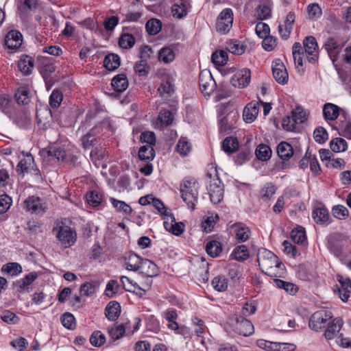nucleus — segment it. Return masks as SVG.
Wrapping results in <instances>:
<instances>
[{
	"mask_svg": "<svg viewBox=\"0 0 351 351\" xmlns=\"http://www.w3.org/2000/svg\"><path fill=\"white\" fill-rule=\"evenodd\" d=\"M197 185L196 180L192 178H186L180 184V191L182 198L191 210L195 209L197 202Z\"/></svg>",
	"mask_w": 351,
	"mask_h": 351,
	"instance_id": "7ed1b4c3",
	"label": "nucleus"
},
{
	"mask_svg": "<svg viewBox=\"0 0 351 351\" xmlns=\"http://www.w3.org/2000/svg\"><path fill=\"white\" fill-rule=\"evenodd\" d=\"M206 251L211 257H217L220 255L222 248L221 243L215 240L208 241L206 245Z\"/></svg>",
	"mask_w": 351,
	"mask_h": 351,
	"instance_id": "473e14b6",
	"label": "nucleus"
},
{
	"mask_svg": "<svg viewBox=\"0 0 351 351\" xmlns=\"http://www.w3.org/2000/svg\"><path fill=\"white\" fill-rule=\"evenodd\" d=\"M86 201L91 206L97 207L102 201V195L97 191H92L87 193Z\"/></svg>",
	"mask_w": 351,
	"mask_h": 351,
	"instance_id": "49530a36",
	"label": "nucleus"
},
{
	"mask_svg": "<svg viewBox=\"0 0 351 351\" xmlns=\"http://www.w3.org/2000/svg\"><path fill=\"white\" fill-rule=\"evenodd\" d=\"M191 144L185 138H181L177 144L178 152L182 155L186 156L191 152Z\"/></svg>",
	"mask_w": 351,
	"mask_h": 351,
	"instance_id": "338daca9",
	"label": "nucleus"
},
{
	"mask_svg": "<svg viewBox=\"0 0 351 351\" xmlns=\"http://www.w3.org/2000/svg\"><path fill=\"white\" fill-rule=\"evenodd\" d=\"M308 18L312 21L319 19L322 14V10L318 3H311L306 8Z\"/></svg>",
	"mask_w": 351,
	"mask_h": 351,
	"instance_id": "a19ab883",
	"label": "nucleus"
},
{
	"mask_svg": "<svg viewBox=\"0 0 351 351\" xmlns=\"http://www.w3.org/2000/svg\"><path fill=\"white\" fill-rule=\"evenodd\" d=\"M324 47L325 48L332 61H336L340 53L341 47L339 44L335 40V39L333 38H328L324 44Z\"/></svg>",
	"mask_w": 351,
	"mask_h": 351,
	"instance_id": "a211bd4d",
	"label": "nucleus"
},
{
	"mask_svg": "<svg viewBox=\"0 0 351 351\" xmlns=\"http://www.w3.org/2000/svg\"><path fill=\"white\" fill-rule=\"evenodd\" d=\"M145 28L149 34L155 35L160 30L161 23L158 19H152L146 23Z\"/></svg>",
	"mask_w": 351,
	"mask_h": 351,
	"instance_id": "3c124183",
	"label": "nucleus"
},
{
	"mask_svg": "<svg viewBox=\"0 0 351 351\" xmlns=\"http://www.w3.org/2000/svg\"><path fill=\"white\" fill-rule=\"evenodd\" d=\"M29 91L25 87H20L15 93L16 101L19 104L25 105L30 101Z\"/></svg>",
	"mask_w": 351,
	"mask_h": 351,
	"instance_id": "4c0bfd02",
	"label": "nucleus"
},
{
	"mask_svg": "<svg viewBox=\"0 0 351 351\" xmlns=\"http://www.w3.org/2000/svg\"><path fill=\"white\" fill-rule=\"evenodd\" d=\"M63 95L60 90H53L49 97V104L52 108H58L62 101Z\"/></svg>",
	"mask_w": 351,
	"mask_h": 351,
	"instance_id": "69168bd1",
	"label": "nucleus"
},
{
	"mask_svg": "<svg viewBox=\"0 0 351 351\" xmlns=\"http://www.w3.org/2000/svg\"><path fill=\"white\" fill-rule=\"evenodd\" d=\"M168 217H170L171 221L164 222L165 228L176 236H180L182 234L184 230V223L182 222L177 223L174 216L172 214H170Z\"/></svg>",
	"mask_w": 351,
	"mask_h": 351,
	"instance_id": "aec40b11",
	"label": "nucleus"
},
{
	"mask_svg": "<svg viewBox=\"0 0 351 351\" xmlns=\"http://www.w3.org/2000/svg\"><path fill=\"white\" fill-rule=\"evenodd\" d=\"M274 284L277 287L283 289L291 295H294L298 290L295 285L280 279H274Z\"/></svg>",
	"mask_w": 351,
	"mask_h": 351,
	"instance_id": "ea45409f",
	"label": "nucleus"
},
{
	"mask_svg": "<svg viewBox=\"0 0 351 351\" xmlns=\"http://www.w3.org/2000/svg\"><path fill=\"white\" fill-rule=\"evenodd\" d=\"M249 255L247 247L244 245H241L234 248L230 256L238 261H243L248 258Z\"/></svg>",
	"mask_w": 351,
	"mask_h": 351,
	"instance_id": "f704fd0d",
	"label": "nucleus"
},
{
	"mask_svg": "<svg viewBox=\"0 0 351 351\" xmlns=\"http://www.w3.org/2000/svg\"><path fill=\"white\" fill-rule=\"evenodd\" d=\"M36 278L37 274L36 272H31L27 274L24 278L20 279L17 282L19 287L21 289H25L26 287L30 285L36 279Z\"/></svg>",
	"mask_w": 351,
	"mask_h": 351,
	"instance_id": "052dcab7",
	"label": "nucleus"
},
{
	"mask_svg": "<svg viewBox=\"0 0 351 351\" xmlns=\"http://www.w3.org/2000/svg\"><path fill=\"white\" fill-rule=\"evenodd\" d=\"M304 51L308 61L314 64L318 59V45L313 36H307L303 41Z\"/></svg>",
	"mask_w": 351,
	"mask_h": 351,
	"instance_id": "423d86ee",
	"label": "nucleus"
},
{
	"mask_svg": "<svg viewBox=\"0 0 351 351\" xmlns=\"http://www.w3.org/2000/svg\"><path fill=\"white\" fill-rule=\"evenodd\" d=\"M255 153L256 157L263 161L269 160L271 156L270 147L263 144H261L257 147Z\"/></svg>",
	"mask_w": 351,
	"mask_h": 351,
	"instance_id": "37998d69",
	"label": "nucleus"
},
{
	"mask_svg": "<svg viewBox=\"0 0 351 351\" xmlns=\"http://www.w3.org/2000/svg\"><path fill=\"white\" fill-rule=\"evenodd\" d=\"M125 332L123 324L117 325L108 329V335L113 341L121 338Z\"/></svg>",
	"mask_w": 351,
	"mask_h": 351,
	"instance_id": "13d9d810",
	"label": "nucleus"
},
{
	"mask_svg": "<svg viewBox=\"0 0 351 351\" xmlns=\"http://www.w3.org/2000/svg\"><path fill=\"white\" fill-rule=\"evenodd\" d=\"M233 12L230 8L223 9L217 16L215 29L220 34H227L232 28Z\"/></svg>",
	"mask_w": 351,
	"mask_h": 351,
	"instance_id": "20e7f679",
	"label": "nucleus"
},
{
	"mask_svg": "<svg viewBox=\"0 0 351 351\" xmlns=\"http://www.w3.org/2000/svg\"><path fill=\"white\" fill-rule=\"evenodd\" d=\"M34 158L31 154L27 155L21 159L16 165V171L19 173L27 172L29 167L33 164Z\"/></svg>",
	"mask_w": 351,
	"mask_h": 351,
	"instance_id": "a18cd8bd",
	"label": "nucleus"
},
{
	"mask_svg": "<svg viewBox=\"0 0 351 351\" xmlns=\"http://www.w3.org/2000/svg\"><path fill=\"white\" fill-rule=\"evenodd\" d=\"M158 59L166 64L171 62L175 59V53L171 47L162 48L158 53Z\"/></svg>",
	"mask_w": 351,
	"mask_h": 351,
	"instance_id": "72a5a7b5",
	"label": "nucleus"
},
{
	"mask_svg": "<svg viewBox=\"0 0 351 351\" xmlns=\"http://www.w3.org/2000/svg\"><path fill=\"white\" fill-rule=\"evenodd\" d=\"M323 114L326 121H334L339 115V108L335 104L326 103L323 107Z\"/></svg>",
	"mask_w": 351,
	"mask_h": 351,
	"instance_id": "a878e982",
	"label": "nucleus"
},
{
	"mask_svg": "<svg viewBox=\"0 0 351 351\" xmlns=\"http://www.w3.org/2000/svg\"><path fill=\"white\" fill-rule=\"evenodd\" d=\"M312 217L318 224L326 223L330 220L329 212L323 206L316 207L312 213Z\"/></svg>",
	"mask_w": 351,
	"mask_h": 351,
	"instance_id": "5701e85b",
	"label": "nucleus"
},
{
	"mask_svg": "<svg viewBox=\"0 0 351 351\" xmlns=\"http://www.w3.org/2000/svg\"><path fill=\"white\" fill-rule=\"evenodd\" d=\"M313 137L317 143L322 144L328 140V135L325 128L323 127H318L313 132Z\"/></svg>",
	"mask_w": 351,
	"mask_h": 351,
	"instance_id": "e2e57ef3",
	"label": "nucleus"
},
{
	"mask_svg": "<svg viewBox=\"0 0 351 351\" xmlns=\"http://www.w3.org/2000/svg\"><path fill=\"white\" fill-rule=\"evenodd\" d=\"M90 342L95 347H100L105 343L106 337L101 331L96 330L91 335Z\"/></svg>",
	"mask_w": 351,
	"mask_h": 351,
	"instance_id": "6e6d98bb",
	"label": "nucleus"
},
{
	"mask_svg": "<svg viewBox=\"0 0 351 351\" xmlns=\"http://www.w3.org/2000/svg\"><path fill=\"white\" fill-rule=\"evenodd\" d=\"M330 147L334 152H344L347 149V143L341 138H335L330 143Z\"/></svg>",
	"mask_w": 351,
	"mask_h": 351,
	"instance_id": "09e8293b",
	"label": "nucleus"
},
{
	"mask_svg": "<svg viewBox=\"0 0 351 351\" xmlns=\"http://www.w3.org/2000/svg\"><path fill=\"white\" fill-rule=\"evenodd\" d=\"M232 230L235 234V239L239 243L246 241L250 235V231L248 227L241 224L235 223L231 227Z\"/></svg>",
	"mask_w": 351,
	"mask_h": 351,
	"instance_id": "6ab92c4d",
	"label": "nucleus"
},
{
	"mask_svg": "<svg viewBox=\"0 0 351 351\" xmlns=\"http://www.w3.org/2000/svg\"><path fill=\"white\" fill-rule=\"evenodd\" d=\"M232 321L234 330L239 335L249 336L254 332V326L250 321L243 316L235 315Z\"/></svg>",
	"mask_w": 351,
	"mask_h": 351,
	"instance_id": "6e6552de",
	"label": "nucleus"
},
{
	"mask_svg": "<svg viewBox=\"0 0 351 351\" xmlns=\"http://www.w3.org/2000/svg\"><path fill=\"white\" fill-rule=\"evenodd\" d=\"M37 5V0H21L18 7L20 17L23 20L26 19L29 13L36 8Z\"/></svg>",
	"mask_w": 351,
	"mask_h": 351,
	"instance_id": "f3484780",
	"label": "nucleus"
},
{
	"mask_svg": "<svg viewBox=\"0 0 351 351\" xmlns=\"http://www.w3.org/2000/svg\"><path fill=\"white\" fill-rule=\"evenodd\" d=\"M291 237L294 243H302L306 239V232L303 228L299 227L293 230L291 232Z\"/></svg>",
	"mask_w": 351,
	"mask_h": 351,
	"instance_id": "4d7b16f0",
	"label": "nucleus"
},
{
	"mask_svg": "<svg viewBox=\"0 0 351 351\" xmlns=\"http://www.w3.org/2000/svg\"><path fill=\"white\" fill-rule=\"evenodd\" d=\"M343 325V321L340 317H335L330 321L326 326L324 337L326 339H332L337 337Z\"/></svg>",
	"mask_w": 351,
	"mask_h": 351,
	"instance_id": "9b49d317",
	"label": "nucleus"
},
{
	"mask_svg": "<svg viewBox=\"0 0 351 351\" xmlns=\"http://www.w3.org/2000/svg\"><path fill=\"white\" fill-rule=\"evenodd\" d=\"M260 105L258 102L251 101L243 109V117L245 122L247 123H252L256 119L259 112Z\"/></svg>",
	"mask_w": 351,
	"mask_h": 351,
	"instance_id": "2eb2a0df",
	"label": "nucleus"
},
{
	"mask_svg": "<svg viewBox=\"0 0 351 351\" xmlns=\"http://www.w3.org/2000/svg\"><path fill=\"white\" fill-rule=\"evenodd\" d=\"M199 84L204 95H210L215 88L216 83L209 71L204 70L199 75Z\"/></svg>",
	"mask_w": 351,
	"mask_h": 351,
	"instance_id": "0eeeda50",
	"label": "nucleus"
},
{
	"mask_svg": "<svg viewBox=\"0 0 351 351\" xmlns=\"http://www.w3.org/2000/svg\"><path fill=\"white\" fill-rule=\"evenodd\" d=\"M226 47L229 52L235 55H241L245 51V46L237 40L226 42Z\"/></svg>",
	"mask_w": 351,
	"mask_h": 351,
	"instance_id": "2f4dec72",
	"label": "nucleus"
},
{
	"mask_svg": "<svg viewBox=\"0 0 351 351\" xmlns=\"http://www.w3.org/2000/svg\"><path fill=\"white\" fill-rule=\"evenodd\" d=\"M339 128L341 135L351 139V120L350 119L345 117L344 120L340 121Z\"/></svg>",
	"mask_w": 351,
	"mask_h": 351,
	"instance_id": "603ef678",
	"label": "nucleus"
},
{
	"mask_svg": "<svg viewBox=\"0 0 351 351\" xmlns=\"http://www.w3.org/2000/svg\"><path fill=\"white\" fill-rule=\"evenodd\" d=\"M110 202L118 211L123 212L126 215H130L132 212V207L123 201L117 200L114 198H110Z\"/></svg>",
	"mask_w": 351,
	"mask_h": 351,
	"instance_id": "8fccbe9b",
	"label": "nucleus"
},
{
	"mask_svg": "<svg viewBox=\"0 0 351 351\" xmlns=\"http://www.w3.org/2000/svg\"><path fill=\"white\" fill-rule=\"evenodd\" d=\"M22 42L23 36L18 30L10 31L5 38V45L11 49H18L21 45Z\"/></svg>",
	"mask_w": 351,
	"mask_h": 351,
	"instance_id": "4468645a",
	"label": "nucleus"
},
{
	"mask_svg": "<svg viewBox=\"0 0 351 351\" xmlns=\"http://www.w3.org/2000/svg\"><path fill=\"white\" fill-rule=\"evenodd\" d=\"M62 325L67 329L73 330L75 328L76 322L75 317L70 313H64L61 318Z\"/></svg>",
	"mask_w": 351,
	"mask_h": 351,
	"instance_id": "5fc2aeb1",
	"label": "nucleus"
},
{
	"mask_svg": "<svg viewBox=\"0 0 351 351\" xmlns=\"http://www.w3.org/2000/svg\"><path fill=\"white\" fill-rule=\"evenodd\" d=\"M158 91L159 92L160 96L162 97L170 96L173 92L172 79L168 77L165 80V82H162L160 84V86L158 88Z\"/></svg>",
	"mask_w": 351,
	"mask_h": 351,
	"instance_id": "79ce46f5",
	"label": "nucleus"
},
{
	"mask_svg": "<svg viewBox=\"0 0 351 351\" xmlns=\"http://www.w3.org/2000/svg\"><path fill=\"white\" fill-rule=\"evenodd\" d=\"M48 155L53 157L58 161H64L66 157L65 150L63 148L57 147H51L48 152Z\"/></svg>",
	"mask_w": 351,
	"mask_h": 351,
	"instance_id": "0e129e2a",
	"label": "nucleus"
},
{
	"mask_svg": "<svg viewBox=\"0 0 351 351\" xmlns=\"http://www.w3.org/2000/svg\"><path fill=\"white\" fill-rule=\"evenodd\" d=\"M113 89L117 92H123L128 87V80L126 75L123 73L115 75L111 82Z\"/></svg>",
	"mask_w": 351,
	"mask_h": 351,
	"instance_id": "393cba45",
	"label": "nucleus"
},
{
	"mask_svg": "<svg viewBox=\"0 0 351 351\" xmlns=\"http://www.w3.org/2000/svg\"><path fill=\"white\" fill-rule=\"evenodd\" d=\"M52 232L60 245L64 248L72 246L76 241V232L63 221H56Z\"/></svg>",
	"mask_w": 351,
	"mask_h": 351,
	"instance_id": "f03ea898",
	"label": "nucleus"
},
{
	"mask_svg": "<svg viewBox=\"0 0 351 351\" xmlns=\"http://www.w3.org/2000/svg\"><path fill=\"white\" fill-rule=\"evenodd\" d=\"M1 271L3 273L14 276L22 272V267L18 263H9L3 265Z\"/></svg>",
	"mask_w": 351,
	"mask_h": 351,
	"instance_id": "58836bf2",
	"label": "nucleus"
},
{
	"mask_svg": "<svg viewBox=\"0 0 351 351\" xmlns=\"http://www.w3.org/2000/svg\"><path fill=\"white\" fill-rule=\"evenodd\" d=\"M120 58L118 55L110 53L105 57L104 65L106 69L114 71L120 66Z\"/></svg>",
	"mask_w": 351,
	"mask_h": 351,
	"instance_id": "7c9ffc66",
	"label": "nucleus"
},
{
	"mask_svg": "<svg viewBox=\"0 0 351 351\" xmlns=\"http://www.w3.org/2000/svg\"><path fill=\"white\" fill-rule=\"evenodd\" d=\"M18 67L24 75H29L34 68V60L27 56L21 58L18 62Z\"/></svg>",
	"mask_w": 351,
	"mask_h": 351,
	"instance_id": "c756f323",
	"label": "nucleus"
},
{
	"mask_svg": "<svg viewBox=\"0 0 351 351\" xmlns=\"http://www.w3.org/2000/svg\"><path fill=\"white\" fill-rule=\"evenodd\" d=\"M106 150L102 147L93 148L90 154V156L93 162L96 160H103L106 158Z\"/></svg>",
	"mask_w": 351,
	"mask_h": 351,
	"instance_id": "680f3d73",
	"label": "nucleus"
},
{
	"mask_svg": "<svg viewBox=\"0 0 351 351\" xmlns=\"http://www.w3.org/2000/svg\"><path fill=\"white\" fill-rule=\"evenodd\" d=\"M332 317L330 311L320 310L315 312L309 319V327L313 330L318 331L326 327L327 321Z\"/></svg>",
	"mask_w": 351,
	"mask_h": 351,
	"instance_id": "39448f33",
	"label": "nucleus"
},
{
	"mask_svg": "<svg viewBox=\"0 0 351 351\" xmlns=\"http://www.w3.org/2000/svg\"><path fill=\"white\" fill-rule=\"evenodd\" d=\"M272 72L273 76L278 83L280 84L287 83L289 75L285 66L282 62L280 61L275 62L274 64L272 66Z\"/></svg>",
	"mask_w": 351,
	"mask_h": 351,
	"instance_id": "f8f14e48",
	"label": "nucleus"
},
{
	"mask_svg": "<svg viewBox=\"0 0 351 351\" xmlns=\"http://www.w3.org/2000/svg\"><path fill=\"white\" fill-rule=\"evenodd\" d=\"M155 156V151L150 145L141 146L138 151V158L141 160H151Z\"/></svg>",
	"mask_w": 351,
	"mask_h": 351,
	"instance_id": "e433bc0d",
	"label": "nucleus"
},
{
	"mask_svg": "<svg viewBox=\"0 0 351 351\" xmlns=\"http://www.w3.org/2000/svg\"><path fill=\"white\" fill-rule=\"evenodd\" d=\"M1 319L8 324H15L19 322V317L15 313L8 310L3 312L1 315Z\"/></svg>",
	"mask_w": 351,
	"mask_h": 351,
	"instance_id": "774afa93",
	"label": "nucleus"
},
{
	"mask_svg": "<svg viewBox=\"0 0 351 351\" xmlns=\"http://www.w3.org/2000/svg\"><path fill=\"white\" fill-rule=\"evenodd\" d=\"M211 60L215 65L223 66L227 63L228 53L226 51L223 50L216 51L212 54Z\"/></svg>",
	"mask_w": 351,
	"mask_h": 351,
	"instance_id": "c03bdc74",
	"label": "nucleus"
},
{
	"mask_svg": "<svg viewBox=\"0 0 351 351\" xmlns=\"http://www.w3.org/2000/svg\"><path fill=\"white\" fill-rule=\"evenodd\" d=\"M171 13L173 17L181 19L186 16L188 8L186 1L184 0H177L171 7Z\"/></svg>",
	"mask_w": 351,
	"mask_h": 351,
	"instance_id": "4be33fe9",
	"label": "nucleus"
},
{
	"mask_svg": "<svg viewBox=\"0 0 351 351\" xmlns=\"http://www.w3.org/2000/svg\"><path fill=\"white\" fill-rule=\"evenodd\" d=\"M121 313V306L115 301L110 302L105 308V315L110 321H115Z\"/></svg>",
	"mask_w": 351,
	"mask_h": 351,
	"instance_id": "b1692460",
	"label": "nucleus"
},
{
	"mask_svg": "<svg viewBox=\"0 0 351 351\" xmlns=\"http://www.w3.org/2000/svg\"><path fill=\"white\" fill-rule=\"evenodd\" d=\"M143 258L134 253H130L125 258V265L128 270L136 271L141 268Z\"/></svg>",
	"mask_w": 351,
	"mask_h": 351,
	"instance_id": "412c9836",
	"label": "nucleus"
},
{
	"mask_svg": "<svg viewBox=\"0 0 351 351\" xmlns=\"http://www.w3.org/2000/svg\"><path fill=\"white\" fill-rule=\"evenodd\" d=\"M251 78L250 70L248 69H243L237 71L232 77L230 82L234 87L243 88L246 87Z\"/></svg>",
	"mask_w": 351,
	"mask_h": 351,
	"instance_id": "9d476101",
	"label": "nucleus"
},
{
	"mask_svg": "<svg viewBox=\"0 0 351 351\" xmlns=\"http://www.w3.org/2000/svg\"><path fill=\"white\" fill-rule=\"evenodd\" d=\"M258 266L261 271L271 278L282 277L285 274V266L272 252L262 248L258 250Z\"/></svg>",
	"mask_w": 351,
	"mask_h": 351,
	"instance_id": "f257e3e1",
	"label": "nucleus"
},
{
	"mask_svg": "<svg viewBox=\"0 0 351 351\" xmlns=\"http://www.w3.org/2000/svg\"><path fill=\"white\" fill-rule=\"evenodd\" d=\"M213 288L218 291H224L228 287V280L224 276L215 277L211 282Z\"/></svg>",
	"mask_w": 351,
	"mask_h": 351,
	"instance_id": "864d4df0",
	"label": "nucleus"
},
{
	"mask_svg": "<svg viewBox=\"0 0 351 351\" xmlns=\"http://www.w3.org/2000/svg\"><path fill=\"white\" fill-rule=\"evenodd\" d=\"M220 184L219 179H217L215 182L210 183L208 187L210 199L214 204L219 203L223 197V189Z\"/></svg>",
	"mask_w": 351,
	"mask_h": 351,
	"instance_id": "ddd939ff",
	"label": "nucleus"
},
{
	"mask_svg": "<svg viewBox=\"0 0 351 351\" xmlns=\"http://www.w3.org/2000/svg\"><path fill=\"white\" fill-rule=\"evenodd\" d=\"M277 154L283 160H288L293 154L292 146L285 141H282L277 146Z\"/></svg>",
	"mask_w": 351,
	"mask_h": 351,
	"instance_id": "c85d7f7f",
	"label": "nucleus"
},
{
	"mask_svg": "<svg viewBox=\"0 0 351 351\" xmlns=\"http://www.w3.org/2000/svg\"><path fill=\"white\" fill-rule=\"evenodd\" d=\"M296 346L293 343L276 342L270 343V350L272 351H293Z\"/></svg>",
	"mask_w": 351,
	"mask_h": 351,
	"instance_id": "bf43d9fd",
	"label": "nucleus"
},
{
	"mask_svg": "<svg viewBox=\"0 0 351 351\" xmlns=\"http://www.w3.org/2000/svg\"><path fill=\"white\" fill-rule=\"evenodd\" d=\"M221 147L225 152L230 154L233 153L238 149L239 143L236 138L230 136L226 138L223 141Z\"/></svg>",
	"mask_w": 351,
	"mask_h": 351,
	"instance_id": "c9c22d12",
	"label": "nucleus"
},
{
	"mask_svg": "<svg viewBox=\"0 0 351 351\" xmlns=\"http://www.w3.org/2000/svg\"><path fill=\"white\" fill-rule=\"evenodd\" d=\"M24 206L31 213H43L47 209L45 202L37 196H29L24 201Z\"/></svg>",
	"mask_w": 351,
	"mask_h": 351,
	"instance_id": "1a4fd4ad",
	"label": "nucleus"
},
{
	"mask_svg": "<svg viewBox=\"0 0 351 351\" xmlns=\"http://www.w3.org/2000/svg\"><path fill=\"white\" fill-rule=\"evenodd\" d=\"M141 272L148 277L156 276L158 274V269L157 265L148 259H143L141 265Z\"/></svg>",
	"mask_w": 351,
	"mask_h": 351,
	"instance_id": "bb28decb",
	"label": "nucleus"
},
{
	"mask_svg": "<svg viewBox=\"0 0 351 351\" xmlns=\"http://www.w3.org/2000/svg\"><path fill=\"white\" fill-rule=\"evenodd\" d=\"M135 43V39L131 34H123L119 39V45L123 49H130Z\"/></svg>",
	"mask_w": 351,
	"mask_h": 351,
	"instance_id": "de8ad7c7",
	"label": "nucleus"
},
{
	"mask_svg": "<svg viewBox=\"0 0 351 351\" xmlns=\"http://www.w3.org/2000/svg\"><path fill=\"white\" fill-rule=\"evenodd\" d=\"M346 239L342 234L335 233L330 235L328 239V248L336 256L341 254L342 247L340 242Z\"/></svg>",
	"mask_w": 351,
	"mask_h": 351,
	"instance_id": "dca6fc26",
	"label": "nucleus"
},
{
	"mask_svg": "<svg viewBox=\"0 0 351 351\" xmlns=\"http://www.w3.org/2000/svg\"><path fill=\"white\" fill-rule=\"evenodd\" d=\"M272 4L269 1L261 3L256 10V15L260 20H265L271 16Z\"/></svg>",
	"mask_w": 351,
	"mask_h": 351,
	"instance_id": "cd10ccee",
	"label": "nucleus"
}]
</instances>
